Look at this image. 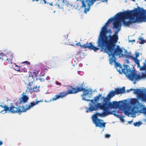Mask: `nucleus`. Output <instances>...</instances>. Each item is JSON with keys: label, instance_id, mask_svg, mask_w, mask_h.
<instances>
[{"label": "nucleus", "instance_id": "nucleus-1", "mask_svg": "<svg viewBox=\"0 0 146 146\" xmlns=\"http://www.w3.org/2000/svg\"><path fill=\"white\" fill-rule=\"evenodd\" d=\"M102 96V94H99L97 96L94 97V99L91 100L86 99L84 98H83V99L87 102H90L88 108V110L90 112L96 111L98 109L102 110L103 111V112L102 113L96 112L93 114L92 117V119L93 122L95 125L96 127H105L106 123L104 122L103 120L98 119V117H105L109 115V113H110L106 111L105 110L102 109L100 107L101 106H102L101 103L98 102L100 98Z\"/></svg>", "mask_w": 146, "mask_h": 146}, {"label": "nucleus", "instance_id": "nucleus-2", "mask_svg": "<svg viewBox=\"0 0 146 146\" xmlns=\"http://www.w3.org/2000/svg\"><path fill=\"white\" fill-rule=\"evenodd\" d=\"M138 9L136 8L133 11L130 10L117 13L115 15L117 19L121 20L124 26L129 27L131 25L136 23H140L137 16L139 12Z\"/></svg>", "mask_w": 146, "mask_h": 146}, {"label": "nucleus", "instance_id": "nucleus-3", "mask_svg": "<svg viewBox=\"0 0 146 146\" xmlns=\"http://www.w3.org/2000/svg\"><path fill=\"white\" fill-rule=\"evenodd\" d=\"M119 31V29L116 31L115 34L112 35H109L107 37L102 40L97 41L98 46L99 47L101 50L107 49L110 51H111L113 48L115 44L116 43L118 39V37L117 34Z\"/></svg>", "mask_w": 146, "mask_h": 146}, {"label": "nucleus", "instance_id": "nucleus-4", "mask_svg": "<svg viewBox=\"0 0 146 146\" xmlns=\"http://www.w3.org/2000/svg\"><path fill=\"white\" fill-rule=\"evenodd\" d=\"M122 71L127 78L131 81H134V84L136 83V81H138L142 78L146 77V74L143 73L141 76L136 73L135 70L131 69L128 65L125 66Z\"/></svg>", "mask_w": 146, "mask_h": 146}, {"label": "nucleus", "instance_id": "nucleus-5", "mask_svg": "<svg viewBox=\"0 0 146 146\" xmlns=\"http://www.w3.org/2000/svg\"><path fill=\"white\" fill-rule=\"evenodd\" d=\"M115 46H114L111 51H110L107 49L103 50L108 54L109 56H111V57L109 59L110 63L111 64H113L114 62H115L117 60L115 55L116 56H119V57L123 56L124 55L122 53L123 49L119 45L117 46L115 48H114Z\"/></svg>", "mask_w": 146, "mask_h": 146}, {"label": "nucleus", "instance_id": "nucleus-6", "mask_svg": "<svg viewBox=\"0 0 146 146\" xmlns=\"http://www.w3.org/2000/svg\"><path fill=\"white\" fill-rule=\"evenodd\" d=\"M42 102L41 101H36L35 102H33L30 103L27 108H25L24 106H21L20 105H18L16 103V107L12 105L9 108V111L11 113H21L26 112L27 110H29L33 106L38 104V103Z\"/></svg>", "mask_w": 146, "mask_h": 146}, {"label": "nucleus", "instance_id": "nucleus-7", "mask_svg": "<svg viewBox=\"0 0 146 146\" xmlns=\"http://www.w3.org/2000/svg\"><path fill=\"white\" fill-rule=\"evenodd\" d=\"M77 92L76 88H73L72 86H69L68 87V90L67 92H60L58 94L54 96L50 99V101H54L56 100L66 96L69 94H75Z\"/></svg>", "mask_w": 146, "mask_h": 146}, {"label": "nucleus", "instance_id": "nucleus-8", "mask_svg": "<svg viewBox=\"0 0 146 146\" xmlns=\"http://www.w3.org/2000/svg\"><path fill=\"white\" fill-rule=\"evenodd\" d=\"M134 90L133 93L137 95L138 98L143 101L146 102V94L140 89H132L127 90V92L131 90Z\"/></svg>", "mask_w": 146, "mask_h": 146}, {"label": "nucleus", "instance_id": "nucleus-9", "mask_svg": "<svg viewBox=\"0 0 146 146\" xmlns=\"http://www.w3.org/2000/svg\"><path fill=\"white\" fill-rule=\"evenodd\" d=\"M109 100H106V101H104L105 103H101L100 107L102 109H103L105 110L106 111L110 113H109V115L112 114H113L112 111H109V108H113V102H109Z\"/></svg>", "mask_w": 146, "mask_h": 146}, {"label": "nucleus", "instance_id": "nucleus-10", "mask_svg": "<svg viewBox=\"0 0 146 146\" xmlns=\"http://www.w3.org/2000/svg\"><path fill=\"white\" fill-rule=\"evenodd\" d=\"M76 45L78 46H80L82 48H88L90 50H93L94 51L96 52L99 49V48H98L94 46L92 43L91 42L88 43L87 42L86 44L82 45L81 44L80 42H79L76 44Z\"/></svg>", "mask_w": 146, "mask_h": 146}, {"label": "nucleus", "instance_id": "nucleus-11", "mask_svg": "<svg viewBox=\"0 0 146 146\" xmlns=\"http://www.w3.org/2000/svg\"><path fill=\"white\" fill-rule=\"evenodd\" d=\"M138 7L139 8L138 9V11H142L141 12H139L137 15L138 19L140 21V22L146 21V16L145 15L146 14V10L144 9L143 8H140L139 7Z\"/></svg>", "mask_w": 146, "mask_h": 146}, {"label": "nucleus", "instance_id": "nucleus-12", "mask_svg": "<svg viewBox=\"0 0 146 146\" xmlns=\"http://www.w3.org/2000/svg\"><path fill=\"white\" fill-rule=\"evenodd\" d=\"M107 27L104 26L102 27L98 41L105 38V37H107L108 36H106V34L108 33L111 32L110 29L108 30L107 29Z\"/></svg>", "mask_w": 146, "mask_h": 146}, {"label": "nucleus", "instance_id": "nucleus-13", "mask_svg": "<svg viewBox=\"0 0 146 146\" xmlns=\"http://www.w3.org/2000/svg\"><path fill=\"white\" fill-rule=\"evenodd\" d=\"M25 93L23 92L22 94V97L17 101V104L19 105L22 103H25L27 102L29 100V98L27 96L24 94Z\"/></svg>", "mask_w": 146, "mask_h": 146}, {"label": "nucleus", "instance_id": "nucleus-14", "mask_svg": "<svg viewBox=\"0 0 146 146\" xmlns=\"http://www.w3.org/2000/svg\"><path fill=\"white\" fill-rule=\"evenodd\" d=\"M3 58L4 61H7L8 64H12L13 56L12 53H8L6 54H5L4 57Z\"/></svg>", "mask_w": 146, "mask_h": 146}, {"label": "nucleus", "instance_id": "nucleus-15", "mask_svg": "<svg viewBox=\"0 0 146 146\" xmlns=\"http://www.w3.org/2000/svg\"><path fill=\"white\" fill-rule=\"evenodd\" d=\"M124 113L125 115L129 116L131 114H135L137 113V111L135 108L129 107L127 108L126 110L124 111Z\"/></svg>", "mask_w": 146, "mask_h": 146}, {"label": "nucleus", "instance_id": "nucleus-16", "mask_svg": "<svg viewBox=\"0 0 146 146\" xmlns=\"http://www.w3.org/2000/svg\"><path fill=\"white\" fill-rule=\"evenodd\" d=\"M115 94L116 93L115 90H111L110 91L109 94L107 95L106 97H103L104 101H106V100H109L110 98L114 97Z\"/></svg>", "mask_w": 146, "mask_h": 146}, {"label": "nucleus", "instance_id": "nucleus-17", "mask_svg": "<svg viewBox=\"0 0 146 146\" xmlns=\"http://www.w3.org/2000/svg\"><path fill=\"white\" fill-rule=\"evenodd\" d=\"M81 1L82 5L81 8H84L85 7V4L88 5H90L93 3V0H80Z\"/></svg>", "mask_w": 146, "mask_h": 146}, {"label": "nucleus", "instance_id": "nucleus-18", "mask_svg": "<svg viewBox=\"0 0 146 146\" xmlns=\"http://www.w3.org/2000/svg\"><path fill=\"white\" fill-rule=\"evenodd\" d=\"M138 108L140 109L141 112L146 114V106L145 107V105L139 103L138 104Z\"/></svg>", "mask_w": 146, "mask_h": 146}, {"label": "nucleus", "instance_id": "nucleus-19", "mask_svg": "<svg viewBox=\"0 0 146 146\" xmlns=\"http://www.w3.org/2000/svg\"><path fill=\"white\" fill-rule=\"evenodd\" d=\"M116 94H122L125 92V87H123L122 88H117L115 90Z\"/></svg>", "mask_w": 146, "mask_h": 146}, {"label": "nucleus", "instance_id": "nucleus-20", "mask_svg": "<svg viewBox=\"0 0 146 146\" xmlns=\"http://www.w3.org/2000/svg\"><path fill=\"white\" fill-rule=\"evenodd\" d=\"M125 56L126 58H131L134 61L135 63L138 66H139L140 60H139L137 58H135L133 56L129 55H126Z\"/></svg>", "mask_w": 146, "mask_h": 146}, {"label": "nucleus", "instance_id": "nucleus-21", "mask_svg": "<svg viewBox=\"0 0 146 146\" xmlns=\"http://www.w3.org/2000/svg\"><path fill=\"white\" fill-rule=\"evenodd\" d=\"M85 86L84 82H83L81 84H79L78 87L76 88L77 92H81L85 90Z\"/></svg>", "mask_w": 146, "mask_h": 146}, {"label": "nucleus", "instance_id": "nucleus-22", "mask_svg": "<svg viewBox=\"0 0 146 146\" xmlns=\"http://www.w3.org/2000/svg\"><path fill=\"white\" fill-rule=\"evenodd\" d=\"M113 62L115 63V66L116 67H119L120 68L119 69L117 68V70L119 72V74H121L122 73H124V72H123L122 70L124 68L125 65H124V68H122L121 66L119 63L116 62V61L115 62Z\"/></svg>", "mask_w": 146, "mask_h": 146}, {"label": "nucleus", "instance_id": "nucleus-23", "mask_svg": "<svg viewBox=\"0 0 146 146\" xmlns=\"http://www.w3.org/2000/svg\"><path fill=\"white\" fill-rule=\"evenodd\" d=\"M113 29L114 28L118 29L117 31H118L119 29V31L120 30L121 27V23L119 21H115L113 23Z\"/></svg>", "mask_w": 146, "mask_h": 146}, {"label": "nucleus", "instance_id": "nucleus-24", "mask_svg": "<svg viewBox=\"0 0 146 146\" xmlns=\"http://www.w3.org/2000/svg\"><path fill=\"white\" fill-rule=\"evenodd\" d=\"M83 91V93L82 94V96H83V97L82 98V99L83 100H84V99H83V98H85H85V97L86 96L90 94V91L88 89H86L85 88V90H84Z\"/></svg>", "mask_w": 146, "mask_h": 146}, {"label": "nucleus", "instance_id": "nucleus-25", "mask_svg": "<svg viewBox=\"0 0 146 146\" xmlns=\"http://www.w3.org/2000/svg\"><path fill=\"white\" fill-rule=\"evenodd\" d=\"M31 83L33 84V82H29L28 84V86L27 87V88L29 90L28 91L30 92L31 94L33 92V88H32L31 86Z\"/></svg>", "mask_w": 146, "mask_h": 146}, {"label": "nucleus", "instance_id": "nucleus-26", "mask_svg": "<svg viewBox=\"0 0 146 146\" xmlns=\"http://www.w3.org/2000/svg\"><path fill=\"white\" fill-rule=\"evenodd\" d=\"M27 71V69L25 65H23L20 66V72H26Z\"/></svg>", "mask_w": 146, "mask_h": 146}, {"label": "nucleus", "instance_id": "nucleus-27", "mask_svg": "<svg viewBox=\"0 0 146 146\" xmlns=\"http://www.w3.org/2000/svg\"><path fill=\"white\" fill-rule=\"evenodd\" d=\"M113 108H117L119 107V102L116 101H113L112 102Z\"/></svg>", "mask_w": 146, "mask_h": 146}, {"label": "nucleus", "instance_id": "nucleus-28", "mask_svg": "<svg viewBox=\"0 0 146 146\" xmlns=\"http://www.w3.org/2000/svg\"><path fill=\"white\" fill-rule=\"evenodd\" d=\"M39 86L38 87L36 86H34L33 88V92H38L40 91V90L39 89Z\"/></svg>", "mask_w": 146, "mask_h": 146}, {"label": "nucleus", "instance_id": "nucleus-29", "mask_svg": "<svg viewBox=\"0 0 146 146\" xmlns=\"http://www.w3.org/2000/svg\"><path fill=\"white\" fill-rule=\"evenodd\" d=\"M114 20L113 18L110 19L105 23V25L104 26H107L108 25L111 23L112 21Z\"/></svg>", "mask_w": 146, "mask_h": 146}, {"label": "nucleus", "instance_id": "nucleus-30", "mask_svg": "<svg viewBox=\"0 0 146 146\" xmlns=\"http://www.w3.org/2000/svg\"><path fill=\"white\" fill-rule=\"evenodd\" d=\"M146 60L145 61V62H144L143 63V66L142 67H141L140 68V70H145L146 69Z\"/></svg>", "mask_w": 146, "mask_h": 146}, {"label": "nucleus", "instance_id": "nucleus-31", "mask_svg": "<svg viewBox=\"0 0 146 146\" xmlns=\"http://www.w3.org/2000/svg\"><path fill=\"white\" fill-rule=\"evenodd\" d=\"M142 123L140 121H139L133 123V125L135 126H139L142 124Z\"/></svg>", "mask_w": 146, "mask_h": 146}, {"label": "nucleus", "instance_id": "nucleus-32", "mask_svg": "<svg viewBox=\"0 0 146 146\" xmlns=\"http://www.w3.org/2000/svg\"><path fill=\"white\" fill-rule=\"evenodd\" d=\"M139 40H140V41L139 42V44H142L146 42L145 40H143V38H139Z\"/></svg>", "mask_w": 146, "mask_h": 146}, {"label": "nucleus", "instance_id": "nucleus-33", "mask_svg": "<svg viewBox=\"0 0 146 146\" xmlns=\"http://www.w3.org/2000/svg\"><path fill=\"white\" fill-rule=\"evenodd\" d=\"M14 64L15 66V67L14 68L15 70L17 71L20 72V67L18 66L15 64Z\"/></svg>", "mask_w": 146, "mask_h": 146}, {"label": "nucleus", "instance_id": "nucleus-34", "mask_svg": "<svg viewBox=\"0 0 146 146\" xmlns=\"http://www.w3.org/2000/svg\"><path fill=\"white\" fill-rule=\"evenodd\" d=\"M5 54L3 53H0V60L2 61H4L3 57H4Z\"/></svg>", "mask_w": 146, "mask_h": 146}, {"label": "nucleus", "instance_id": "nucleus-35", "mask_svg": "<svg viewBox=\"0 0 146 146\" xmlns=\"http://www.w3.org/2000/svg\"><path fill=\"white\" fill-rule=\"evenodd\" d=\"M9 107H8L7 106H6V105H5L3 106V108L4 111H7L8 110L9 111Z\"/></svg>", "mask_w": 146, "mask_h": 146}, {"label": "nucleus", "instance_id": "nucleus-36", "mask_svg": "<svg viewBox=\"0 0 146 146\" xmlns=\"http://www.w3.org/2000/svg\"><path fill=\"white\" fill-rule=\"evenodd\" d=\"M58 59V57L57 56H52V60L53 61L57 60Z\"/></svg>", "mask_w": 146, "mask_h": 146}, {"label": "nucleus", "instance_id": "nucleus-37", "mask_svg": "<svg viewBox=\"0 0 146 146\" xmlns=\"http://www.w3.org/2000/svg\"><path fill=\"white\" fill-rule=\"evenodd\" d=\"M135 57H134L135 58H137L139 56V54L138 52H136L135 54Z\"/></svg>", "mask_w": 146, "mask_h": 146}, {"label": "nucleus", "instance_id": "nucleus-38", "mask_svg": "<svg viewBox=\"0 0 146 146\" xmlns=\"http://www.w3.org/2000/svg\"><path fill=\"white\" fill-rule=\"evenodd\" d=\"M39 80H40V81L43 82L45 81V78H41L40 79H39Z\"/></svg>", "mask_w": 146, "mask_h": 146}, {"label": "nucleus", "instance_id": "nucleus-39", "mask_svg": "<svg viewBox=\"0 0 146 146\" xmlns=\"http://www.w3.org/2000/svg\"><path fill=\"white\" fill-rule=\"evenodd\" d=\"M137 101V100L136 99H133L132 100V102L133 103H135Z\"/></svg>", "mask_w": 146, "mask_h": 146}, {"label": "nucleus", "instance_id": "nucleus-40", "mask_svg": "<svg viewBox=\"0 0 146 146\" xmlns=\"http://www.w3.org/2000/svg\"><path fill=\"white\" fill-rule=\"evenodd\" d=\"M110 136V134H106L105 135V137L106 138H108Z\"/></svg>", "mask_w": 146, "mask_h": 146}, {"label": "nucleus", "instance_id": "nucleus-41", "mask_svg": "<svg viewBox=\"0 0 146 146\" xmlns=\"http://www.w3.org/2000/svg\"><path fill=\"white\" fill-rule=\"evenodd\" d=\"M27 63L28 64H30V63L29 62H28L27 61H26L22 62L23 63Z\"/></svg>", "mask_w": 146, "mask_h": 146}, {"label": "nucleus", "instance_id": "nucleus-42", "mask_svg": "<svg viewBox=\"0 0 146 146\" xmlns=\"http://www.w3.org/2000/svg\"><path fill=\"white\" fill-rule=\"evenodd\" d=\"M45 80L46 79L47 80H48L50 79V78L49 76H47L46 78H45Z\"/></svg>", "mask_w": 146, "mask_h": 146}, {"label": "nucleus", "instance_id": "nucleus-43", "mask_svg": "<svg viewBox=\"0 0 146 146\" xmlns=\"http://www.w3.org/2000/svg\"><path fill=\"white\" fill-rule=\"evenodd\" d=\"M56 84H58V85H61L60 83L59 82H56Z\"/></svg>", "mask_w": 146, "mask_h": 146}, {"label": "nucleus", "instance_id": "nucleus-44", "mask_svg": "<svg viewBox=\"0 0 146 146\" xmlns=\"http://www.w3.org/2000/svg\"><path fill=\"white\" fill-rule=\"evenodd\" d=\"M3 143V142L1 141H0V145H2Z\"/></svg>", "mask_w": 146, "mask_h": 146}, {"label": "nucleus", "instance_id": "nucleus-45", "mask_svg": "<svg viewBox=\"0 0 146 146\" xmlns=\"http://www.w3.org/2000/svg\"><path fill=\"white\" fill-rule=\"evenodd\" d=\"M129 123H131L133 122V120H131V121H129L128 122Z\"/></svg>", "mask_w": 146, "mask_h": 146}, {"label": "nucleus", "instance_id": "nucleus-46", "mask_svg": "<svg viewBox=\"0 0 146 146\" xmlns=\"http://www.w3.org/2000/svg\"><path fill=\"white\" fill-rule=\"evenodd\" d=\"M44 2V3H46V0H43Z\"/></svg>", "mask_w": 146, "mask_h": 146}, {"label": "nucleus", "instance_id": "nucleus-47", "mask_svg": "<svg viewBox=\"0 0 146 146\" xmlns=\"http://www.w3.org/2000/svg\"><path fill=\"white\" fill-rule=\"evenodd\" d=\"M0 106L2 108H3V106L2 105H1Z\"/></svg>", "mask_w": 146, "mask_h": 146}, {"label": "nucleus", "instance_id": "nucleus-48", "mask_svg": "<svg viewBox=\"0 0 146 146\" xmlns=\"http://www.w3.org/2000/svg\"><path fill=\"white\" fill-rule=\"evenodd\" d=\"M33 0V1H38L39 0Z\"/></svg>", "mask_w": 146, "mask_h": 146}, {"label": "nucleus", "instance_id": "nucleus-49", "mask_svg": "<svg viewBox=\"0 0 146 146\" xmlns=\"http://www.w3.org/2000/svg\"><path fill=\"white\" fill-rule=\"evenodd\" d=\"M121 120L122 121H124V119H121Z\"/></svg>", "mask_w": 146, "mask_h": 146}, {"label": "nucleus", "instance_id": "nucleus-50", "mask_svg": "<svg viewBox=\"0 0 146 146\" xmlns=\"http://www.w3.org/2000/svg\"><path fill=\"white\" fill-rule=\"evenodd\" d=\"M133 42H135V40H133Z\"/></svg>", "mask_w": 146, "mask_h": 146}, {"label": "nucleus", "instance_id": "nucleus-51", "mask_svg": "<svg viewBox=\"0 0 146 146\" xmlns=\"http://www.w3.org/2000/svg\"><path fill=\"white\" fill-rule=\"evenodd\" d=\"M44 74H43L42 76H44Z\"/></svg>", "mask_w": 146, "mask_h": 146}, {"label": "nucleus", "instance_id": "nucleus-52", "mask_svg": "<svg viewBox=\"0 0 146 146\" xmlns=\"http://www.w3.org/2000/svg\"><path fill=\"white\" fill-rule=\"evenodd\" d=\"M27 90H26V92H27Z\"/></svg>", "mask_w": 146, "mask_h": 146}, {"label": "nucleus", "instance_id": "nucleus-53", "mask_svg": "<svg viewBox=\"0 0 146 146\" xmlns=\"http://www.w3.org/2000/svg\"><path fill=\"white\" fill-rule=\"evenodd\" d=\"M133 1H135V0H133Z\"/></svg>", "mask_w": 146, "mask_h": 146}]
</instances>
